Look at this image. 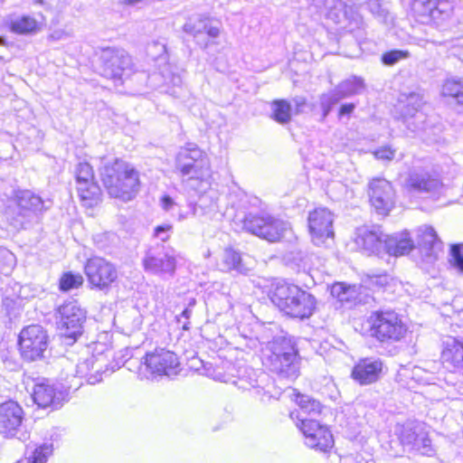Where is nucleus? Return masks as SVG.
Masks as SVG:
<instances>
[{"label":"nucleus","mask_w":463,"mask_h":463,"mask_svg":"<svg viewBox=\"0 0 463 463\" xmlns=\"http://www.w3.org/2000/svg\"><path fill=\"white\" fill-rule=\"evenodd\" d=\"M262 364L281 380L294 381L300 374L301 357L294 336L281 335L268 343Z\"/></svg>","instance_id":"nucleus-1"},{"label":"nucleus","mask_w":463,"mask_h":463,"mask_svg":"<svg viewBox=\"0 0 463 463\" xmlns=\"http://www.w3.org/2000/svg\"><path fill=\"white\" fill-rule=\"evenodd\" d=\"M52 206L51 199H43L31 190H18L14 194L12 204L5 209L4 216L14 229H28L38 224Z\"/></svg>","instance_id":"nucleus-2"},{"label":"nucleus","mask_w":463,"mask_h":463,"mask_svg":"<svg viewBox=\"0 0 463 463\" xmlns=\"http://www.w3.org/2000/svg\"><path fill=\"white\" fill-rule=\"evenodd\" d=\"M269 297L280 312L293 318H308L316 308V298L312 294L283 280L271 285Z\"/></svg>","instance_id":"nucleus-3"},{"label":"nucleus","mask_w":463,"mask_h":463,"mask_svg":"<svg viewBox=\"0 0 463 463\" xmlns=\"http://www.w3.org/2000/svg\"><path fill=\"white\" fill-rule=\"evenodd\" d=\"M101 182L111 197L131 200L139 188L138 172L124 160L104 162L99 168Z\"/></svg>","instance_id":"nucleus-4"},{"label":"nucleus","mask_w":463,"mask_h":463,"mask_svg":"<svg viewBox=\"0 0 463 463\" xmlns=\"http://www.w3.org/2000/svg\"><path fill=\"white\" fill-rule=\"evenodd\" d=\"M56 319L63 343L72 345L83 333L86 311L71 298L56 308Z\"/></svg>","instance_id":"nucleus-5"},{"label":"nucleus","mask_w":463,"mask_h":463,"mask_svg":"<svg viewBox=\"0 0 463 463\" xmlns=\"http://www.w3.org/2000/svg\"><path fill=\"white\" fill-rule=\"evenodd\" d=\"M371 336L378 342L391 344L404 337L407 327L393 310H376L368 317Z\"/></svg>","instance_id":"nucleus-6"},{"label":"nucleus","mask_w":463,"mask_h":463,"mask_svg":"<svg viewBox=\"0 0 463 463\" xmlns=\"http://www.w3.org/2000/svg\"><path fill=\"white\" fill-rule=\"evenodd\" d=\"M49 344L47 330L38 324L24 326L18 335V350L23 360L26 362L44 358Z\"/></svg>","instance_id":"nucleus-7"},{"label":"nucleus","mask_w":463,"mask_h":463,"mask_svg":"<svg viewBox=\"0 0 463 463\" xmlns=\"http://www.w3.org/2000/svg\"><path fill=\"white\" fill-rule=\"evenodd\" d=\"M394 432L404 450L429 457L435 453L431 440L420 422L407 420L403 424H397Z\"/></svg>","instance_id":"nucleus-8"},{"label":"nucleus","mask_w":463,"mask_h":463,"mask_svg":"<svg viewBox=\"0 0 463 463\" xmlns=\"http://www.w3.org/2000/svg\"><path fill=\"white\" fill-rule=\"evenodd\" d=\"M209 168L206 154L196 144L181 147L175 156V169L182 177L203 179Z\"/></svg>","instance_id":"nucleus-9"},{"label":"nucleus","mask_w":463,"mask_h":463,"mask_svg":"<svg viewBox=\"0 0 463 463\" xmlns=\"http://www.w3.org/2000/svg\"><path fill=\"white\" fill-rule=\"evenodd\" d=\"M243 228L269 241H279L287 229V223L264 213H249L243 220Z\"/></svg>","instance_id":"nucleus-10"},{"label":"nucleus","mask_w":463,"mask_h":463,"mask_svg":"<svg viewBox=\"0 0 463 463\" xmlns=\"http://www.w3.org/2000/svg\"><path fill=\"white\" fill-rule=\"evenodd\" d=\"M25 412L23 407L14 400L0 403V435L5 439H26L24 431Z\"/></svg>","instance_id":"nucleus-11"},{"label":"nucleus","mask_w":463,"mask_h":463,"mask_svg":"<svg viewBox=\"0 0 463 463\" xmlns=\"http://www.w3.org/2000/svg\"><path fill=\"white\" fill-rule=\"evenodd\" d=\"M100 69L104 77L113 80H122L128 76L132 70V59L121 48L106 47L99 53Z\"/></svg>","instance_id":"nucleus-12"},{"label":"nucleus","mask_w":463,"mask_h":463,"mask_svg":"<svg viewBox=\"0 0 463 463\" xmlns=\"http://www.w3.org/2000/svg\"><path fill=\"white\" fill-rule=\"evenodd\" d=\"M412 11L422 23L441 26L450 20L454 12L453 0H413Z\"/></svg>","instance_id":"nucleus-13"},{"label":"nucleus","mask_w":463,"mask_h":463,"mask_svg":"<svg viewBox=\"0 0 463 463\" xmlns=\"http://www.w3.org/2000/svg\"><path fill=\"white\" fill-rule=\"evenodd\" d=\"M305 437V443L310 449L327 452L334 447V438L327 426L321 424L316 419L299 418L296 423Z\"/></svg>","instance_id":"nucleus-14"},{"label":"nucleus","mask_w":463,"mask_h":463,"mask_svg":"<svg viewBox=\"0 0 463 463\" xmlns=\"http://www.w3.org/2000/svg\"><path fill=\"white\" fill-rule=\"evenodd\" d=\"M367 195L372 208L379 215L387 216L396 203V192L391 182L373 178L367 185Z\"/></svg>","instance_id":"nucleus-15"},{"label":"nucleus","mask_w":463,"mask_h":463,"mask_svg":"<svg viewBox=\"0 0 463 463\" xmlns=\"http://www.w3.org/2000/svg\"><path fill=\"white\" fill-rule=\"evenodd\" d=\"M422 97L418 93H411L407 104L402 110V123L407 129L418 136L428 135L430 131L427 114L422 110Z\"/></svg>","instance_id":"nucleus-16"},{"label":"nucleus","mask_w":463,"mask_h":463,"mask_svg":"<svg viewBox=\"0 0 463 463\" xmlns=\"http://www.w3.org/2000/svg\"><path fill=\"white\" fill-rule=\"evenodd\" d=\"M144 364L153 374L175 375L178 373L179 359L173 351L162 347H156L153 352L147 353L142 358Z\"/></svg>","instance_id":"nucleus-17"},{"label":"nucleus","mask_w":463,"mask_h":463,"mask_svg":"<svg viewBox=\"0 0 463 463\" xmlns=\"http://www.w3.org/2000/svg\"><path fill=\"white\" fill-rule=\"evenodd\" d=\"M77 191L80 200L89 207H93L100 201L101 190L95 183L93 170L89 163L77 165L75 170Z\"/></svg>","instance_id":"nucleus-18"},{"label":"nucleus","mask_w":463,"mask_h":463,"mask_svg":"<svg viewBox=\"0 0 463 463\" xmlns=\"http://www.w3.org/2000/svg\"><path fill=\"white\" fill-rule=\"evenodd\" d=\"M88 281L99 289L108 288L118 278L115 266L100 257L89 259L84 266Z\"/></svg>","instance_id":"nucleus-19"},{"label":"nucleus","mask_w":463,"mask_h":463,"mask_svg":"<svg viewBox=\"0 0 463 463\" xmlns=\"http://www.w3.org/2000/svg\"><path fill=\"white\" fill-rule=\"evenodd\" d=\"M68 393L61 384H55L49 380L34 385L33 400L40 408H50L52 411L60 409L66 401Z\"/></svg>","instance_id":"nucleus-20"},{"label":"nucleus","mask_w":463,"mask_h":463,"mask_svg":"<svg viewBox=\"0 0 463 463\" xmlns=\"http://www.w3.org/2000/svg\"><path fill=\"white\" fill-rule=\"evenodd\" d=\"M143 265L146 271L172 277L175 271L176 260L163 245H157L146 251Z\"/></svg>","instance_id":"nucleus-21"},{"label":"nucleus","mask_w":463,"mask_h":463,"mask_svg":"<svg viewBox=\"0 0 463 463\" xmlns=\"http://www.w3.org/2000/svg\"><path fill=\"white\" fill-rule=\"evenodd\" d=\"M183 31L194 37L201 48H207L210 39L219 36L218 27L209 25V19L203 14H193L189 16L183 25Z\"/></svg>","instance_id":"nucleus-22"},{"label":"nucleus","mask_w":463,"mask_h":463,"mask_svg":"<svg viewBox=\"0 0 463 463\" xmlns=\"http://www.w3.org/2000/svg\"><path fill=\"white\" fill-rule=\"evenodd\" d=\"M333 222L334 215L326 208H317L309 213L308 227L316 245H321L326 239L334 237Z\"/></svg>","instance_id":"nucleus-23"},{"label":"nucleus","mask_w":463,"mask_h":463,"mask_svg":"<svg viewBox=\"0 0 463 463\" xmlns=\"http://www.w3.org/2000/svg\"><path fill=\"white\" fill-rule=\"evenodd\" d=\"M406 186L410 192L424 194L428 196L439 195L443 189V184L439 178L421 170L410 172Z\"/></svg>","instance_id":"nucleus-24"},{"label":"nucleus","mask_w":463,"mask_h":463,"mask_svg":"<svg viewBox=\"0 0 463 463\" xmlns=\"http://www.w3.org/2000/svg\"><path fill=\"white\" fill-rule=\"evenodd\" d=\"M383 363L380 358L360 359L353 367L351 376L360 385H369L380 380Z\"/></svg>","instance_id":"nucleus-25"},{"label":"nucleus","mask_w":463,"mask_h":463,"mask_svg":"<svg viewBox=\"0 0 463 463\" xmlns=\"http://www.w3.org/2000/svg\"><path fill=\"white\" fill-rule=\"evenodd\" d=\"M442 364L451 372L463 370V339L455 336H447L442 341L440 354Z\"/></svg>","instance_id":"nucleus-26"},{"label":"nucleus","mask_w":463,"mask_h":463,"mask_svg":"<svg viewBox=\"0 0 463 463\" xmlns=\"http://www.w3.org/2000/svg\"><path fill=\"white\" fill-rule=\"evenodd\" d=\"M417 248L426 262L434 261L441 250V241L431 226H421L417 231Z\"/></svg>","instance_id":"nucleus-27"},{"label":"nucleus","mask_w":463,"mask_h":463,"mask_svg":"<svg viewBox=\"0 0 463 463\" xmlns=\"http://www.w3.org/2000/svg\"><path fill=\"white\" fill-rule=\"evenodd\" d=\"M384 235L379 227L357 229L355 243L368 255L379 254L384 250Z\"/></svg>","instance_id":"nucleus-28"},{"label":"nucleus","mask_w":463,"mask_h":463,"mask_svg":"<svg viewBox=\"0 0 463 463\" xmlns=\"http://www.w3.org/2000/svg\"><path fill=\"white\" fill-rule=\"evenodd\" d=\"M361 287L350 286L345 283H335L331 288V295L346 308L366 303L367 300L362 296Z\"/></svg>","instance_id":"nucleus-29"},{"label":"nucleus","mask_w":463,"mask_h":463,"mask_svg":"<svg viewBox=\"0 0 463 463\" xmlns=\"http://www.w3.org/2000/svg\"><path fill=\"white\" fill-rule=\"evenodd\" d=\"M441 96L457 113L463 114V81L461 80H446L441 87Z\"/></svg>","instance_id":"nucleus-30"},{"label":"nucleus","mask_w":463,"mask_h":463,"mask_svg":"<svg viewBox=\"0 0 463 463\" xmlns=\"http://www.w3.org/2000/svg\"><path fill=\"white\" fill-rule=\"evenodd\" d=\"M296 402L299 406V411H292L290 418L299 423V418L307 417L308 419H315L314 417L319 415L322 411V405L319 401L306 395L298 394Z\"/></svg>","instance_id":"nucleus-31"},{"label":"nucleus","mask_w":463,"mask_h":463,"mask_svg":"<svg viewBox=\"0 0 463 463\" xmlns=\"http://www.w3.org/2000/svg\"><path fill=\"white\" fill-rule=\"evenodd\" d=\"M414 248V244L407 232L402 234L386 235L384 238V250L393 256L408 254Z\"/></svg>","instance_id":"nucleus-32"},{"label":"nucleus","mask_w":463,"mask_h":463,"mask_svg":"<svg viewBox=\"0 0 463 463\" xmlns=\"http://www.w3.org/2000/svg\"><path fill=\"white\" fill-rule=\"evenodd\" d=\"M365 87L364 80L362 77L352 75L339 82L333 90L342 100L362 94Z\"/></svg>","instance_id":"nucleus-33"},{"label":"nucleus","mask_w":463,"mask_h":463,"mask_svg":"<svg viewBox=\"0 0 463 463\" xmlns=\"http://www.w3.org/2000/svg\"><path fill=\"white\" fill-rule=\"evenodd\" d=\"M312 5L325 9L327 18L335 24H341L346 18V5L342 0H312Z\"/></svg>","instance_id":"nucleus-34"},{"label":"nucleus","mask_w":463,"mask_h":463,"mask_svg":"<svg viewBox=\"0 0 463 463\" xmlns=\"http://www.w3.org/2000/svg\"><path fill=\"white\" fill-rule=\"evenodd\" d=\"M97 360L94 356H90L76 366V374L80 378H86L90 384H95L101 381L100 367L96 366Z\"/></svg>","instance_id":"nucleus-35"},{"label":"nucleus","mask_w":463,"mask_h":463,"mask_svg":"<svg viewBox=\"0 0 463 463\" xmlns=\"http://www.w3.org/2000/svg\"><path fill=\"white\" fill-rule=\"evenodd\" d=\"M41 30L36 19L30 15H22L10 22V31L16 34L31 35Z\"/></svg>","instance_id":"nucleus-36"},{"label":"nucleus","mask_w":463,"mask_h":463,"mask_svg":"<svg viewBox=\"0 0 463 463\" xmlns=\"http://www.w3.org/2000/svg\"><path fill=\"white\" fill-rule=\"evenodd\" d=\"M222 269L225 270H234L240 274L246 275L250 270L242 262L239 252L232 249H225L222 253Z\"/></svg>","instance_id":"nucleus-37"},{"label":"nucleus","mask_w":463,"mask_h":463,"mask_svg":"<svg viewBox=\"0 0 463 463\" xmlns=\"http://www.w3.org/2000/svg\"><path fill=\"white\" fill-rule=\"evenodd\" d=\"M272 118L279 124H287L291 120L292 107L286 99H277L271 104Z\"/></svg>","instance_id":"nucleus-38"},{"label":"nucleus","mask_w":463,"mask_h":463,"mask_svg":"<svg viewBox=\"0 0 463 463\" xmlns=\"http://www.w3.org/2000/svg\"><path fill=\"white\" fill-rule=\"evenodd\" d=\"M340 101V98L336 95L334 90L326 93H322L319 96V106L322 111L321 118L319 120L321 122H324L327 116L332 111L334 106L338 104Z\"/></svg>","instance_id":"nucleus-39"},{"label":"nucleus","mask_w":463,"mask_h":463,"mask_svg":"<svg viewBox=\"0 0 463 463\" xmlns=\"http://www.w3.org/2000/svg\"><path fill=\"white\" fill-rule=\"evenodd\" d=\"M82 283L83 278L80 274H75L71 271L64 272L59 280V289L62 292H68L80 288Z\"/></svg>","instance_id":"nucleus-40"},{"label":"nucleus","mask_w":463,"mask_h":463,"mask_svg":"<svg viewBox=\"0 0 463 463\" xmlns=\"http://www.w3.org/2000/svg\"><path fill=\"white\" fill-rule=\"evenodd\" d=\"M410 57L411 52L409 51L393 49L383 52L381 55V61L383 65L391 67Z\"/></svg>","instance_id":"nucleus-41"},{"label":"nucleus","mask_w":463,"mask_h":463,"mask_svg":"<svg viewBox=\"0 0 463 463\" xmlns=\"http://www.w3.org/2000/svg\"><path fill=\"white\" fill-rule=\"evenodd\" d=\"M232 383L241 390H250L259 386L258 380L255 378V372L252 369H245L243 374L240 375Z\"/></svg>","instance_id":"nucleus-42"},{"label":"nucleus","mask_w":463,"mask_h":463,"mask_svg":"<svg viewBox=\"0 0 463 463\" xmlns=\"http://www.w3.org/2000/svg\"><path fill=\"white\" fill-rule=\"evenodd\" d=\"M15 256L6 248H0V274L9 275L15 266Z\"/></svg>","instance_id":"nucleus-43"},{"label":"nucleus","mask_w":463,"mask_h":463,"mask_svg":"<svg viewBox=\"0 0 463 463\" xmlns=\"http://www.w3.org/2000/svg\"><path fill=\"white\" fill-rule=\"evenodd\" d=\"M53 446L52 443H44L36 448L28 463H46L48 457L52 453Z\"/></svg>","instance_id":"nucleus-44"},{"label":"nucleus","mask_w":463,"mask_h":463,"mask_svg":"<svg viewBox=\"0 0 463 463\" xmlns=\"http://www.w3.org/2000/svg\"><path fill=\"white\" fill-rule=\"evenodd\" d=\"M449 262L453 269L463 274V249L461 245L454 244L450 247Z\"/></svg>","instance_id":"nucleus-45"},{"label":"nucleus","mask_w":463,"mask_h":463,"mask_svg":"<svg viewBox=\"0 0 463 463\" xmlns=\"http://www.w3.org/2000/svg\"><path fill=\"white\" fill-rule=\"evenodd\" d=\"M165 83L173 86L166 90L167 93L174 97H178L180 95L183 79L179 74L171 73V75L165 79Z\"/></svg>","instance_id":"nucleus-46"},{"label":"nucleus","mask_w":463,"mask_h":463,"mask_svg":"<svg viewBox=\"0 0 463 463\" xmlns=\"http://www.w3.org/2000/svg\"><path fill=\"white\" fill-rule=\"evenodd\" d=\"M294 105H295V113L296 114H302L307 112V109L313 111L316 105L314 103L308 104L307 102V99L303 96H296L292 99Z\"/></svg>","instance_id":"nucleus-47"},{"label":"nucleus","mask_w":463,"mask_h":463,"mask_svg":"<svg viewBox=\"0 0 463 463\" xmlns=\"http://www.w3.org/2000/svg\"><path fill=\"white\" fill-rule=\"evenodd\" d=\"M366 6L373 15L379 19H385L387 11L382 7L379 0H368Z\"/></svg>","instance_id":"nucleus-48"},{"label":"nucleus","mask_w":463,"mask_h":463,"mask_svg":"<svg viewBox=\"0 0 463 463\" xmlns=\"http://www.w3.org/2000/svg\"><path fill=\"white\" fill-rule=\"evenodd\" d=\"M172 230L173 226L171 224L165 223L158 225L154 230V236L161 241H166L172 233Z\"/></svg>","instance_id":"nucleus-49"},{"label":"nucleus","mask_w":463,"mask_h":463,"mask_svg":"<svg viewBox=\"0 0 463 463\" xmlns=\"http://www.w3.org/2000/svg\"><path fill=\"white\" fill-rule=\"evenodd\" d=\"M373 154L379 160L391 161L394 158L395 150L391 146H381Z\"/></svg>","instance_id":"nucleus-50"},{"label":"nucleus","mask_w":463,"mask_h":463,"mask_svg":"<svg viewBox=\"0 0 463 463\" xmlns=\"http://www.w3.org/2000/svg\"><path fill=\"white\" fill-rule=\"evenodd\" d=\"M192 313H193V308L185 307L184 309L180 314V316L177 317L178 323H182V318L185 319V321L182 325V328L184 330H188L190 328L189 327V325H190L189 318H190Z\"/></svg>","instance_id":"nucleus-51"},{"label":"nucleus","mask_w":463,"mask_h":463,"mask_svg":"<svg viewBox=\"0 0 463 463\" xmlns=\"http://www.w3.org/2000/svg\"><path fill=\"white\" fill-rule=\"evenodd\" d=\"M356 105L354 103H344L340 106L338 110L339 118L344 116H348L352 114L355 109Z\"/></svg>","instance_id":"nucleus-52"},{"label":"nucleus","mask_w":463,"mask_h":463,"mask_svg":"<svg viewBox=\"0 0 463 463\" xmlns=\"http://www.w3.org/2000/svg\"><path fill=\"white\" fill-rule=\"evenodd\" d=\"M161 206L163 207L164 210L169 212L174 210L175 203L174 202L171 196L165 194L161 198Z\"/></svg>","instance_id":"nucleus-53"},{"label":"nucleus","mask_w":463,"mask_h":463,"mask_svg":"<svg viewBox=\"0 0 463 463\" xmlns=\"http://www.w3.org/2000/svg\"><path fill=\"white\" fill-rule=\"evenodd\" d=\"M4 305L5 306L6 315L8 317H10V320L12 319V317H16L20 314V308L17 307H14V303L10 309H9L10 303L7 300L4 302Z\"/></svg>","instance_id":"nucleus-54"},{"label":"nucleus","mask_w":463,"mask_h":463,"mask_svg":"<svg viewBox=\"0 0 463 463\" xmlns=\"http://www.w3.org/2000/svg\"><path fill=\"white\" fill-rule=\"evenodd\" d=\"M141 325V319L139 317H137L133 319V325L131 328H127L125 334L130 335L134 331L137 330Z\"/></svg>","instance_id":"nucleus-55"},{"label":"nucleus","mask_w":463,"mask_h":463,"mask_svg":"<svg viewBox=\"0 0 463 463\" xmlns=\"http://www.w3.org/2000/svg\"><path fill=\"white\" fill-rule=\"evenodd\" d=\"M66 33L63 32V31H61V30H57V31H54L52 32L51 34H50V38L53 41H58V40H61L63 38V36H65Z\"/></svg>","instance_id":"nucleus-56"},{"label":"nucleus","mask_w":463,"mask_h":463,"mask_svg":"<svg viewBox=\"0 0 463 463\" xmlns=\"http://www.w3.org/2000/svg\"><path fill=\"white\" fill-rule=\"evenodd\" d=\"M149 48H156L157 49L159 54L160 53H163V52H165L166 51V47L164 43H154Z\"/></svg>","instance_id":"nucleus-57"},{"label":"nucleus","mask_w":463,"mask_h":463,"mask_svg":"<svg viewBox=\"0 0 463 463\" xmlns=\"http://www.w3.org/2000/svg\"><path fill=\"white\" fill-rule=\"evenodd\" d=\"M197 301L194 298H190L187 299L186 307L193 308L195 307Z\"/></svg>","instance_id":"nucleus-58"},{"label":"nucleus","mask_w":463,"mask_h":463,"mask_svg":"<svg viewBox=\"0 0 463 463\" xmlns=\"http://www.w3.org/2000/svg\"><path fill=\"white\" fill-rule=\"evenodd\" d=\"M141 0H123V3L126 4V5H135L138 2H140Z\"/></svg>","instance_id":"nucleus-59"},{"label":"nucleus","mask_w":463,"mask_h":463,"mask_svg":"<svg viewBox=\"0 0 463 463\" xmlns=\"http://www.w3.org/2000/svg\"><path fill=\"white\" fill-rule=\"evenodd\" d=\"M190 208H191V213L193 215H196L197 214V206L194 204H190Z\"/></svg>","instance_id":"nucleus-60"},{"label":"nucleus","mask_w":463,"mask_h":463,"mask_svg":"<svg viewBox=\"0 0 463 463\" xmlns=\"http://www.w3.org/2000/svg\"><path fill=\"white\" fill-rule=\"evenodd\" d=\"M332 184H333L334 186H335V187L340 186L341 188L345 189V187L342 184H340V183H338V182H336V183H333Z\"/></svg>","instance_id":"nucleus-61"},{"label":"nucleus","mask_w":463,"mask_h":463,"mask_svg":"<svg viewBox=\"0 0 463 463\" xmlns=\"http://www.w3.org/2000/svg\"><path fill=\"white\" fill-rule=\"evenodd\" d=\"M379 279L381 280V283L385 282L386 281V276L379 277Z\"/></svg>","instance_id":"nucleus-62"},{"label":"nucleus","mask_w":463,"mask_h":463,"mask_svg":"<svg viewBox=\"0 0 463 463\" xmlns=\"http://www.w3.org/2000/svg\"><path fill=\"white\" fill-rule=\"evenodd\" d=\"M45 0H35L36 3L43 5Z\"/></svg>","instance_id":"nucleus-63"},{"label":"nucleus","mask_w":463,"mask_h":463,"mask_svg":"<svg viewBox=\"0 0 463 463\" xmlns=\"http://www.w3.org/2000/svg\"><path fill=\"white\" fill-rule=\"evenodd\" d=\"M183 218H186V215H184V214H180V219H183Z\"/></svg>","instance_id":"nucleus-64"}]
</instances>
